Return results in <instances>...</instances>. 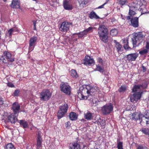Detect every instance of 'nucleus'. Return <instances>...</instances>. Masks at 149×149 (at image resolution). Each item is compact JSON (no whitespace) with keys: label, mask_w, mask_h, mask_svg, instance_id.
<instances>
[{"label":"nucleus","mask_w":149,"mask_h":149,"mask_svg":"<svg viewBox=\"0 0 149 149\" xmlns=\"http://www.w3.org/2000/svg\"><path fill=\"white\" fill-rule=\"evenodd\" d=\"M78 97L81 100L87 99V96L90 95L102 97H103L101 91L99 88L96 86H92L90 85L85 87H81L80 90L78 92Z\"/></svg>","instance_id":"obj_1"},{"label":"nucleus","mask_w":149,"mask_h":149,"mask_svg":"<svg viewBox=\"0 0 149 149\" xmlns=\"http://www.w3.org/2000/svg\"><path fill=\"white\" fill-rule=\"evenodd\" d=\"M148 83L146 82L141 85H135L132 90L134 94L130 97V99L131 102H136L140 100L144 89L147 86Z\"/></svg>","instance_id":"obj_2"},{"label":"nucleus","mask_w":149,"mask_h":149,"mask_svg":"<svg viewBox=\"0 0 149 149\" xmlns=\"http://www.w3.org/2000/svg\"><path fill=\"white\" fill-rule=\"evenodd\" d=\"M97 31L100 40L104 42H106L108 38V30L106 27L104 25L100 26Z\"/></svg>","instance_id":"obj_3"},{"label":"nucleus","mask_w":149,"mask_h":149,"mask_svg":"<svg viewBox=\"0 0 149 149\" xmlns=\"http://www.w3.org/2000/svg\"><path fill=\"white\" fill-rule=\"evenodd\" d=\"M144 38V36L142 34L139 32L134 34L133 38H132V44L133 47H136L137 45H139Z\"/></svg>","instance_id":"obj_4"},{"label":"nucleus","mask_w":149,"mask_h":149,"mask_svg":"<svg viewBox=\"0 0 149 149\" xmlns=\"http://www.w3.org/2000/svg\"><path fill=\"white\" fill-rule=\"evenodd\" d=\"M113 106L111 103L106 104L102 108V111L104 115H107L111 113L113 111Z\"/></svg>","instance_id":"obj_5"},{"label":"nucleus","mask_w":149,"mask_h":149,"mask_svg":"<svg viewBox=\"0 0 149 149\" xmlns=\"http://www.w3.org/2000/svg\"><path fill=\"white\" fill-rule=\"evenodd\" d=\"M61 91L65 94L70 95L71 93V88L67 83H62L60 84Z\"/></svg>","instance_id":"obj_6"},{"label":"nucleus","mask_w":149,"mask_h":149,"mask_svg":"<svg viewBox=\"0 0 149 149\" xmlns=\"http://www.w3.org/2000/svg\"><path fill=\"white\" fill-rule=\"evenodd\" d=\"M68 109V106L66 104L61 106L57 113L58 118L60 119L63 117L67 112Z\"/></svg>","instance_id":"obj_7"},{"label":"nucleus","mask_w":149,"mask_h":149,"mask_svg":"<svg viewBox=\"0 0 149 149\" xmlns=\"http://www.w3.org/2000/svg\"><path fill=\"white\" fill-rule=\"evenodd\" d=\"M51 96V93L49 90L44 89L40 93V98L42 100H48Z\"/></svg>","instance_id":"obj_8"},{"label":"nucleus","mask_w":149,"mask_h":149,"mask_svg":"<svg viewBox=\"0 0 149 149\" xmlns=\"http://www.w3.org/2000/svg\"><path fill=\"white\" fill-rule=\"evenodd\" d=\"M142 1L143 0H133L131 5L129 6L131 7V9H134V10H138L142 5Z\"/></svg>","instance_id":"obj_9"},{"label":"nucleus","mask_w":149,"mask_h":149,"mask_svg":"<svg viewBox=\"0 0 149 149\" xmlns=\"http://www.w3.org/2000/svg\"><path fill=\"white\" fill-rule=\"evenodd\" d=\"M38 40L37 37L34 36L30 38L29 40V52L33 51L36 45Z\"/></svg>","instance_id":"obj_10"},{"label":"nucleus","mask_w":149,"mask_h":149,"mask_svg":"<svg viewBox=\"0 0 149 149\" xmlns=\"http://www.w3.org/2000/svg\"><path fill=\"white\" fill-rule=\"evenodd\" d=\"M72 25L71 23L67 22H63L59 28L60 30L63 33H66L69 30L70 26Z\"/></svg>","instance_id":"obj_11"},{"label":"nucleus","mask_w":149,"mask_h":149,"mask_svg":"<svg viewBox=\"0 0 149 149\" xmlns=\"http://www.w3.org/2000/svg\"><path fill=\"white\" fill-rule=\"evenodd\" d=\"M95 61L93 58L88 56H85L84 64L87 66L93 65L94 64Z\"/></svg>","instance_id":"obj_12"},{"label":"nucleus","mask_w":149,"mask_h":149,"mask_svg":"<svg viewBox=\"0 0 149 149\" xmlns=\"http://www.w3.org/2000/svg\"><path fill=\"white\" fill-rule=\"evenodd\" d=\"M142 1L143 2L141 3L142 5H141L140 7L139 8L138 10L141 12L142 14L149 13V12L147 11L146 7V1L144 0Z\"/></svg>","instance_id":"obj_13"},{"label":"nucleus","mask_w":149,"mask_h":149,"mask_svg":"<svg viewBox=\"0 0 149 149\" xmlns=\"http://www.w3.org/2000/svg\"><path fill=\"white\" fill-rule=\"evenodd\" d=\"M93 28L92 27H89L88 28L84 30L83 31L79 33L78 37L82 38L84 36L86 35L87 34L92 32L93 31Z\"/></svg>","instance_id":"obj_14"},{"label":"nucleus","mask_w":149,"mask_h":149,"mask_svg":"<svg viewBox=\"0 0 149 149\" xmlns=\"http://www.w3.org/2000/svg\"><path fill=\"white\" fill-rule=\"evenodd\" d=\"M16 114L12 113L8 117V122H10L11 123H14L17 121V115L16 116Z\"/></svg>","instance_id":"obj_15"},{"label":"nucleus","mask_w":149,"mask_h":149,"mask_svg":"<svg viewBox=\"0 0 149 149\" xmlns=\"http://www.w3.org/2000/svg\"><path fill=\"white\" fill-rule=\"evenodd\" d=\"M3 56L8 61L13 62L14 61V58L12 57L11 54L9 52L6 51L4 52L3 54Z\"/></svg>","instance_id":"obj_16"},{"label":"nucleus","mask_w":149,"mask_h":149,"mask_svg":"<svg viewBox=\"0 0 149 149\" xmlns=\"http://www.w3.org/2000/svg\"><path fill=\"white\" fill-rule=\"evenodd\" d=\"M12 107L14 113L17 114L19 112L20 109V106L18 103H14L12 105Z\"/></svg>","instance_id":"obj_17"},{"label":"nucleus","mask_w":149,"mask_h":149,"mask_svg":"<svg viewBox=\"0 0 149 149\" xmlns=\"http://www.w3.org/2000/svg\"><path fill=\"white\" fill-rule=\"evenodd\" d=\"M131 25L134 27H137L139 26L138 18L135 17L131 19Z\"/></svg>","instance_id":"obj_18"},{"label":"nucleus","mask_w":149,"mask_h":149,"mask_svg":"<svg viewBox=\"0 0 149 149\" xmlns=\"http://www.w3.org/2000/svg\"><path fill=\"white\" fill-rule=\"evenodd\" d=\"M70 149H80V146L77 142H73L69 144Z\"/></svg>","instance_id":"obj_19"},{"label":"nucleus","mask_w":149,"mask_h":149,"mask_svg":"<svg viewBox=\"0 0 149 149\" xmlns=\"http://www.w3.org/2000/svg\"><path fill=\"white\" fill-rule=\"evenodd\" d=\"M139 54L137 53L130 54L127 55V59L129 61H134L138 56Z\"/></svg>","instance_id":"obj_20"},{"label":"nucleus","mask_w":149,"mask_h":149,"mask_svg":"<svg viewBox=\"0 0 149 149\" xmlns=\"http://www.w3.org/2000/svg\"><path fill=\"white\" fill-rule=\"evenodd\" d=\"M132 116L133 120H140L143 117V115L141 113H135L132 114Z\"/></svg>","instance_id":"obj_21"},{"label":"nucleus","mask_w":149,"mask_h":149,"mask_svg":"<svg viewBox=\"0 0 149 149\" xmlns=\"http://www.w3.org/2000/svg\"><path fill=\"white\" fill-rule=\"evenodd\" d=\"M20 3L18 0H13L10 6L13 8H19Z\"/></svg>","instance_id":"obj_22"},{"label":"nucleus","mask_w":149,"mask_h":149,"mask_svg":"<svg viewBox=\"0 0 149 149\" xmlns=\"http://www.w3.org/2000/svg\"><path fill=\"white\" fill-rule=\"evenodd\" d=\"M100 98L95 96H92V98H91V99H92L91 101V104L92 105L95 106H96L98 102H100V101H102Z\"/></svg>","instance_id":"obj_23"},{"label":"nucleus","mask_w":149,"mask_h":149,"mask_svg":"<svg viewBox=\"0 0 149 149\" xmlns=\"http://www.w3.org/2000/svg\"><path fill=\"white\" fill-rule=\"evenodd\" d=\"M84 117L87 120H90L93 118V114L89 111L84 114Z\"/></svg>","instance_id":"obj_24"},{"label":"nucleus","mask_w":149,"mask_h":149,"mask_svg":"<svg viewBox=\"0 0 149 149\" xmlns=\"http://www.w3.org/2000/svg\"><path fill=\"white\" fill-rule=\"evenodd\" d=\"M135 10L134 9H131V7H130V10L129 12V16H127L126 17V19L127 20H129L131 18V17L134 15L136 13L135 12Z\"/></svg>","instance_id":"obj_25"},{"label":"nucleus","mask_w":149,"mask_h":149,"mask_svg":"<svg viewBox=\"0 0 149 149\" xmlns=\"http://www.w3.org/2000/svg\"><path fill=\"white\" fill-rule=\"evenodd\" d=\"M77 116L76 113L74 112H71L70 113L69 117L70 119L72 120H77Z\"/></svg>","instance_id":"obj_26"},{"label":"nucleus","mask_w":149,"mask_h":149,"mask_svg":"<svg viewBox=\"0 0 149 149\" xmlns=\"http://www.w3.org/2000/svg\"><path fill=\"white\" fill-rule=\"evenodd\" d=\"M19 123L20 125L23 128H25L28 127V124L26 121L24 120H19Z\"/></svg>","instance_id":"obj_27"},{"label":"nucleus","mask_w":149,"mask_h":149,"mask_svg":"<svg viewBox=\"0 0 149 149\" xmlns=\"http://www.w3.org/2000/svg\"><path fill=\"white\" fill-rule=\"evenodd\" d=\"M140 131L146 135H149V129L148 128H142L140 130Z\"/></svg>","instance_id":"obj_28"},{"label":"nucleus","mask_w":149,"mask_h":149,"mask_svg":"<svg viewBox=\"0 0 149 149\" xmlns=\"http://www.w3.org/2000/svg\"><path fill=\"white\" fill-rule=\"evenodd\" d=\"M64 8L68 10H71L72 9V7L71 4L69 3H63Z\"/></svg>","instance_id":"obj_29"},{"label":"nucleus","mask_w":149,"mask_h":149,"mask_svg":"<svg viewBox=\"0 0 149 149\" xmlns=\"http://www.w3.org/2000/svg\"><path fill=\"white\" fill-rule=\"evenodd\" d=\"M95 124H97L98 125H100L101 126H104L105 125V121L100 119H98L95 122Z\"/></svg>","instance_id":"obj_30"},{"label":"nucleus","mask_w":149,"mask_h":149,"mask_svg":"<svg viewBox=\"0 0 149 149\" xmlns=\"http://www.w3.org/2000/svg\"><path fill=\"white\" fill-rule=\"evenodd\" d=\"M123 43L124 44L123 47L125 49H131V48L128 45V41L127 39H124L123 40Z\"/></svg>","instance_id":"obj_31"},{"label":"nucleus","mask_w":149,"mask_h":149,"mask_svg":"<svg viewBox=\"0 0 149 149\" xmlns=\"http://www.w3.org/2000/svg\"><path fill=\"white\" fill-rule=\"evenodd\" d=\"M89 17L91 19L95 18L97 19L99 18L98 16L96 14L95 12L92 11L91 12L90 14L89 15Z\"/></svg>","instance_id":"obj_32"},{"label":"nucleus","mask_w":149,"mask_h":149,"mask_svg":"<svg viewBox=\"0 0 149 149\" xmlns=\"http://www.w3.org/2000/svg\"><path fill=\"white\" fill-rule=\"evenodd\" d=\"M104 67L103 66H100L99 65H96V68L95 69V71H97L100 72H103L104 71Z\"/></svg>","instance_id":"obj_33"},{"label":"nucleus","mask_w":149,"mask_h":149,"mask_svg":"<svg viewBox=\"0 0 149 149\" xmlns=\"http://www.w3.org/2000/svg\"><path fill=\"white\" fill-rule=\"evenodd\" d=\"M118 33V30L116 29H112L110 31V34L114 36H116Z\"/></svg>","instance_id":"obj_34"},{"label":"nucleus","mask_w":149,"mask_h":149,"mask_svg":"<svg viewBox=\"0 0 149 149\" xmlns=\"http://www.w3.org/2000/svg\"><path fill=\"white\" fill-rule=\"evenodd\" d=\"M80 6L84 7L87 3V0H78Z\"/></svg>","instance_id":"obj_35"},{"label":"nucleus","mask_w":149,"mask_h":149,"mask_svg":"<svg viewBox=\"0 0 149 149\" xmlns=\"http://www.w3.org/2000/svg\"><path fill=\"white\" fill-rule=\"evenodd\" d=\"M70 74L71 76L73 77L76 78L78 76L76 71L75 70H72L71 71Z\"/></svg>","instance_id":"obj_36"},{"label":"nucleus","mask_w":149,"mask_h":149,"mask_svg":"<svg viewBox=\"0 0 149 149\" xmlns=\"http://www.w3.org/2000/svg\"><path fill=\"white\" fill-rule=\"evenodd\" d=\"M149 51L147 49H145L143 48L139 52V53L141 55H144L147 53Z\"/></svg>","instance_id":"obj_37"},{"label":"nucleus","mask_w":149,"mask_h":149,"mask_svg":"<svg viewBox=\"0 0 149 149\" xmlns=\"http://www.w3.org/2000/svg\"><path fill=\"white\" fill-rule=\"evenodd\" d=\"M115 46L118 52L121 51V49L122 48V45H120L119 43L116 42Z\"/></svg>","instance_id":"obj_38"},{"label":"nucleus","mask_w":149,"mask_h":149,"mask_svg":"<svg viewBox=\"0 0 149 149\" xmlns=\"http://www.w3.org/2000/svg\"><path fill=\"white\" fill-rule=\"evenodd\" d=\"M42 139H37V149H39L41 146Z\"/></svg>","instance_id":"obj_39"},{"label":"nucleus","mask_w":149,"mask_h":149,"mask_svg":"<svg viewBox=\"0 0 149 149\" xmlns=\"http://www.w3.org/2000/svg\"><path fill=\"white\" fill-rule=\"evenodd\" d=\"M118 3L119 4L123 6L127 2V0H117Z\"/></svg>","instance_id":"obj_40"},{"label":"nucleus","mask_w":149,"mask_h":149,"mask_svg":"<svg viewBox=\"0 0 149 149\" xmlns=\"http://www.w3.org/2000/svg\"><path fill=\"white\" fill-rule=\"evenodd\" d=\"M17 31L15 30V28H12L10 29L8 31V34L9 37H11L13 33L15 31Z\"/></svg>","instance_id":"obj_41"},{"label":"nucleus","mask_w":149,"mask_h":149,"mask_svg":"<svg viewBox=\"0 0 149 149\" xmlns=\"http://www.w3.org/2000/svg\"><path fill=\"white\" fill-rule=\"evenodd\" d=\"M6 149H15L13 145L11 143L8 144L6 146Z\"/></svg>","instance_id":"obj_42"},{"label":"nucleus","mask_w":149,"mask_h":149,"mask_svg":"<svg viewBox=\"0 0 149 149\" xmlns=\"http://www.w3.org/2000/svg\"><path fill=\"white\" fill-rule=\"evenodd\" d=\"M79 35V33L73 34L72 36V38L74 40L77 41V38H76L78 37V38H79L78 37Z\"/></svg>","instance_id":"obj_43"},{"label":"nucleus","mask_w":149,"mask_h":149,"mask_svg":"<svg viewBox=\"0 0 149 149\" xmlns=\"http://www.w3.org/2000/svg\"><path fill=\"white\" fill-rule=\"evenodd\" d=\"M126 89L127 87L125 86H123L120 87L119 90V91L120 92H124Z\"/></svg>","instance_id":"obj_44"},{"label":"nucleus","mask_w":149,"mask_h":149,"mask_svg":"<svg viewBox=\"0 0 149 149\" xmlns=\"http://www.w3.org/2000/svg\"><path fill=\"white\" fill-rule=\"evenodd\" d=\"M123 143L122 142H118L117 143V148L118 149H123Z\"/></svg>","instance_id":"obj_45"},{"label":"nucleus","mask_w":149,"mask_h":149,"mask_svg":"<svg viewBox=\"0 0 149 149\" xmlns=\"http://www.w3.org/2000/svg\"><path fill=\"white\" fill-rule=\"evenodd\" d=\"M136 149H147V147L143 145H138L136 147Z\"/></svg>","instance_id":"obj_46"},{"label":"nucleus","mask_w":149,"mask_h":149,"mask_svg":"<svg viewBox=\"0 0 149 149\" xmlns=\"http://www.w3.org/2000/svg\"><path fill=\"white\" fill-rule=\"evenodd\" d=\"M20 91L18 90H16L13 93L14 96H18L19 93Z\"/></svg>","instance_id":"obj_47"},{"label":"nucleus","mask_w":149,"mask_h":149,"mask_svg":"<svg viewBox=\"0 0 149 149\" xmlns=\"http://www.w3.org/2000/svg\"><path fill=\"white\" fill-rule=\"evenodd\" d=\"M97 62L101 64V65L103 64V60L102 59L100 58H98L97 59Z\"/></svg>","instance_id":"obj_48"},{"label":"nucleus","mask_w":149,"mask_h":149,"mask_svg":"<svg viewBox=\"0 0 149 149\" xmlns=\"http://www.w3.org/2000/svg\"><path fill=\"white\" fill-rule=\"evenodd\" d=\"M5 58L3 56H1L0 58V61H2V62L4 63H6V60L5 59ZM1 61H0V62Z\"/></svg>","instance_id":"obj_49"},{"label":"nucleus","mask_w":149,"mask_h":149,"mask_svg":"<svg viewBox=\"0 0 149 149\" xmlns=\"http://www.w3.org/2000/svg\"><path fill=\"white\" fill-rule=\"evenodd\" d=\"M144 115H143V117H144L146 118L149 119V113L146 112Z\"/></svg>","instance_id":"obj_50"},{"label":"nucleus","mask_w":149,"mask_h":149,"mask_svg":"<svg viewBox=\"0 0 149 149\" xmlns=\"http://www.w3.org/2000/svg\"><path fill=\"white\" fill-rule=\"evenodd\" d=\"M41 132L39 131L38 132L37 139H42L41 137Z\"/></svg>","instance_id":"obj_51"},{"label":"nucleus","mask_w":149,"mask_h":149,"mask_svg":"<svg viewBox=\"0 0 149 149\" xmlns=\"http://www.w3.org/2000/svg\"><path fill=\"white\" fill-rule=\"evenodd\" d=\"M145 48L149 51V41H147L146 42Z\"/></svg>","instance_id":"obj_52"},{"label":"nucleus","mask_w":149,"mask_h":149,"mask_svg":"<svg viewBox=\"0 0 149 149\" xmlns=\"http://www.w3.org/2000/svg\"><path fill=\"white\" fill-rule=\"evenodd\" d=\"M7 86L10 87H14V85L11 83H8L7 84Z\"/></svg>","instance_id":"obj_53"},{"label":"nucleus","mask_w":149,"mask_h":149,"mask_svg":"<svg viewBox=\"0 0 149 149\" xmlns=\"http://www.w3.org/2000/svg\"><path fill=\"white\" fill-rule=\"evenodd\" d=\"M142 68L143 72H145L146 71V68L144 66L142 65Z\"/></svg>","instance_id":"obj_54"},{"label":"nucleus","mask_w":149,"mask_h":149,"mask_svg":"<svg viewBox=\"0 0 149 149\" xmlns=\"http://www.w3.org/2000/svg\"><path fill=\"white\" fill-rule=\"evenodd\" d=\"M106 4V3H104V4H103V5H102L101 6H100L99 7H98L97 8L98 9H100L101 8H104V6Z\"/></svg>","instance_id":"obj_55"},{"label":"nucleus","mask_w":149,"mask_h":149,"mask_svg":"<svg viewBox=\"0 0 149 149\" xmlns=\"http://www.w3.org/2000/svg\"><path fill=\"white\" fill-rule=\"evenodd\" d=\"M36 22H33V30H36Z\"/></svg>","instance_id":"obj_56"},{"label":"nucleus","mask_w":149,"mask_h":149,"mask_svg":"<svg viewBox=\"0 0 149 149\" xmlns=\"http://www.w3.org/2000/svg\"><path fill=\"white\" fill-rule=\"evenodd\" d=\"M3 104V100H2V99L0 97V105H2Z\"/></svg>","instance_id":"obj_57"},{"label":"nucleus","mask_w":149,"mask_h":149,"mask_svg":"<svg viewBox=\"0 0 149 149\" xmlns=\"http://www.w3.org/2000/svg\"><path fill=\"white\" fill-rule=\"evenodd\" d=\"M70 1V0H64L63 3H69V2Z\"/></svg>","instance_id":"obj_58"},{"label":"nucleus","mask_w":149,"mask_h":149,"mask_svg":"<svg viewBox=\"0 0 149 149\" xmlns=\"http://www.w3.org/2000/svg\"><path fill=\"white\" fill-rule=\"evenodd\" d=\"M70 123L69 122H67L66 123V127H69V126H70Z\"/></svg>","instance_id":"obj_59"},{"label":"nucleus","mask_w":149,"mask_h":149,"mask_svg":"<svg viewBox=\"0 0 149 149\" xmlns=\"http://www.w3.org/2000/svg\"><path fill=\"white\" fill-rule=\"evenodd\" d=\"M146 123L147 124H149V120H146Z\"/></svg>","instance_id":"obj_60"},{"label":"nucleus","mask_w":149,"mask_h":149,"mask_svg":"<svg viewBox=\"0 0 149 149\" xmlns=\"http://www.w3.org/2000/svg\"><path fill=\"white\" fill-rule=\"evenodd\" d=\"M109 1V0H106V2H105V3H106V4Z\"/></svg>","instance_id":"obj_61"},{"label":"nucleus","mask_w":149,"mask_h":149,"mask_svg":"<svg viewBox=\"0 0 149 149\" xmlns=\"http://www.w3.org/2000/svg\"><path fill=\"white\" fill-rule=\"evenodd\" d=\"M3 1L4 2H6L7 1V0H3Z\"/></svg>","instance_id":"obj_62"},{"label":"nucleus","mask_w":149,"mask_h":149,"mask_svg":"<svg viewBox=\"0 0 149 149\" xmlns=\"http://www.w3.org/2000/svg\"><path fill=\"white\" fill-rule=\"evenodd\" d=\"M32 0L33 1H37V0Z\"/></svg>","instance_id":"obj_63"},{"label":"nucleus","mask_w":149,"mask_h":149,"mask_svg":"<svg viewBox=\"0 0 149 149\" xmlns=\"http://www.w3.org/2000/svg\"><path fill=\"white\" fill-rule=\"evenodd\" d=\"M95 149H98L97 148H95Z\"/></svg>","instance_id":"obj_64"}]
</instances>
